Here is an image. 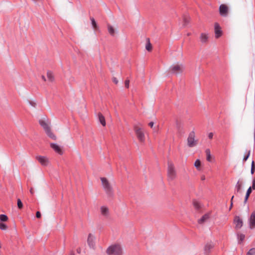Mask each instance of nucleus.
I'll list each match as a JSON object with an SVG mask.
<instances>
[{"label": "nucleus", "instance_id": "4", "mask_svg": "<svg viewBox=\"0 0 255 255\" xmlns=\"http://www.w3.org/2000/svg\"><path fill=\"white\" fill-rule=\"evenodd\" d=\"M133 129L139 141L141 142H143L145 140V135L140 125H135Z\"/></svg>", "mask_w": 255, "mask_h": 255}, {"label": "nucleus", "instance_id": "38", "mask_svg": "<svg viewBox=\"0 0 255 255\" xmlns=\"http://www.w3.org/2000/svg\"><path fill=\"white\" fill-rule=\"evenodd\" d=\"M250 151H249L248 154L246 156L244 157V161H246L247 160V159L248 158V157H249V156L250 155Z\"/></svg>", "mask_w": 255, "mask_h": 255}, {"label": "nucleus", "instance_id": "40", "mask_svg": "<svg viewBox=\"0 0 255 255\" xmlns=\"http://www.w3.org/2000/svg\"><path fill=\"white\" fill-rule=\"evenodd\" d=\"M234 196H232V198H231V206H230V210L232 208V206H233V199L234 198Z\"/></svg>", "mask_w": 255, "mask_h": 255}, {"label": "nucleus", "instance_id": "5", "mask_svg": "<svg viewBox=\"0 0 255 255\" xmlns=\"http://www.w3.org/2000/svg\"><path fill=\"white\" fill-rule=\"evenodd\" d=\"M167 176L170 180H174L176 177L174 165L171 161H168Z\"/></svg>", "mask_w": 255, "mask_h": 255}, {"label": "nucleus", "instance_id": "9", "mask_svg": "<svg viewBox=\"0 0 255 255\" xmlns=\"http://www.w3.org/2000/svg\"><path fill=\"white\" fill-rule=\"evenodd\" d=\"M219 11L222 16H226L228 13V7L226 5L222 4L220 6Z\"/></svg>", "mask_w": 255, "mask_h": 255}, {"label": "nucleus", "instance_id": "17", "mask_svg": "<svg viewBox=\"0 0 255 255\" xmlns=\"http://www.w3.org/2000/svg\"><path fill=\"white\" fill-rule=\"evenodd\" d=\"M213 247V244L211 243L207 244L204 247V250L206 254H208L210 252V250L212 249Z\"/></svg>", "mask_w": 255, "mask_h": 255}, {"label": "nucleus", "instance_id": "26", "mask_svg": "<svg viewBox=\"0 0 255 255\" xmlns=\"http://www.w3.org/2000/svg\"><path fill=\"white\" fill-rule=\"evenodd\" d=\"M251 192H252V187H250L248 189L247 193H246V195L245 199V202H247V201L248 200L250 194L251 193Z\"/></svg>", "mask_w": 255, "mask_h": 255}, {"label": "nucleus", "instance_id": "23", "mask_svg": "<svg viewBox=\"0 0 255 255\" xmlns=\"http://www.w3.org/2000/svg\"><path fill=\"white\" fill-rule=\"evenodd\" d=\"M194 166L197 168V170H200L201 161L199 159H197L195 161L194 163Z\"/></svg>", "mask_w": 255, "mask_h": 255}, {"label": "nucleus", "instance_id": "35", "mask_svg": "<svg viewBox=\"0 0 255 255\" xmlns=\"http://www.w3.org/2000/svg\"><path fill=\"white\" fill-rule=\"evenodd\" d=\"M113 82L114 83H115L116 84H117L118 83V79H117L116 78H115V77H114V78H113Z\"/></svg>", "mask_w": 255, "mask_h": 255}, {"label": "nucleus", "instance_id": "10", "mask_svg": "<svg viewBox=\"0 0 255 255\" xmlns=\"http://www.w3.org/2000/svg\"><path fill=\"white\" fill-rule=\"evenodd\" d=\"M50 147L57 153L62 155L63 154V150L60 146L55 143H50Z\"/></svg>", "mask_w": 255, "mask_h": 255}, {"label": "nucleus", "instance_id": "16", "mask_svg": "<svg viewBox=\"0 0 255 255\" xmlns=\"http://www.w3.org/2000/svg\"><path fill=\"white\" fill-rule=\"evenodd\" d=\"M107 27L109 34L113 36H115L116 31V29L110 24H108Z\"/></svg>", "mask_w": 255, "mask_h": 255}, {"label": "nucleus", "instance_id": "31", "mask_svg": "<svg viewBox=\"0 0 255 255\" xmlns=\"http://www.w3.org/2000/svg\"><path fill=\"white\" fill-rule=\"evenodd\" d=\"M7 229V226L3 223H1V230H5Z\"/></svg>", "mask_w": 255, "mask_h": 255}, {"label": "nucleus", "instance_id": "8", "mask_svg": "<svg viewBox=\"0 0 255 255\" xmlns=\"http://www.w3.org/2000/svg\"><path fill=\"white\" fill-rule=\"evenodd\" d=\"M36 159L43 166H47L49 163L48 158L45 156H37Z\"/></svg>", "mask_w": 255, "mask_h": 255}, {"label": "nucleus", "instance_id": "43", "mask_svg": "<svg viewBox=\"0 0 255 255\" xmlns=\"http://www.w3.org/2000/svg\"><path fill=\"white\" fill-rule=\"evenodd\" d=\"M252 188L255 189V181H254L253 182Z\"/></svg>", "mask_w": 255, "mask_h": 255}, {"label": "nucleus", "instance_id": "14", "mask_svg": "<svg viewBox=\"0 0 255 255\" xmlns=\"http://www.w3.org/2000/svg\"><path fill=\"white\" fill-rule=\"evenodd\" d=\"M234 223L236 225V228L240 229L242 227L243 222L239 217H236L234 219Z\"/></svg>", "mask_w": 255, "mask_h": 255}, {"label": "nucleus", "instance_id": "33", "mask_svg": "<svg viewBox=\"0 0 255 255\" xmlns=\"http://www.w3.org/2000/svg\"><path fill=\"white\" fill-rule=\"evenodd\" d=\"M129 80H126L125 81V86L127 88H128L129 87Z\"/></svg>", "mask_w": 255, "mask_h": 255}, {"label": "nucleus", "instance_id": "44", "mask_svg": "<svg viewBox=\"0 0 255 255\" xmlns=\"http://www.w3.org/2000/svg\"><path fill=\"white\" fill-rule=\"evenodd\" d=\"M30 192L31 193V194H34V191H33V189L32 188L30 189Z\"/></svg>", "mask_w": 255, "mask_h": 255}, {"label": "nucleus", "instance_id": "7", "mask_svg": "<svg viewBox=\"0 0 255 255\" xmlns=\"http://www.w3.org/2000/svg\"><path fill=\"white\" fill-rule=\"evenodd\" d=\"M198 140L195 139V133L194 131H191L187 138V145L189 147H193L197 144Z\"/></svg>", "mask_w": 255, "mask_h": 255}, {"label": "nucleus", "instance_id": "37", "mask_svg": "<svg viewBox=\"0 0 255 255\" xmlns=\"http://www.w3.org/2000/svg\"><path fill=\"white\" fill-rule=\"evenodd\" d=\"M213 137V133L212 132H210L209 134H208V137L210 138V139H212Z\"/></svg>", "mask_w": 255, "mask_h": 255}, {"label": "nucleus", "instance_id": "1", "mask_svg": "<svg viewBox=\"0 0 255 255\" xmlns=\"http://www.w3.org/2000/svg\"><path fill=\"white\" fill-rule=\"evenodd\" d=\"M106 253L108 255H122L123 250L120 245L115 244L108 248Z\"/></svg>", "mask_w": 255, "mask_h": 255}, {"label": "nucleus", "instance_id": "46", "mask_svg": "<svg viewBox=\"0 0 255 255\" xmlns=\"http://www.w3.org/2000/svg\"><path fill=\"white\" fill-rule=\"evenodd\" d=\"M71 255H74L73 254H71Z\"/></svg>", "mask_w": 255, "mask_h": 255}, {"label": "nucleus", "instance_id": "30", "mask_svg": "<svg viewBox=\"0 0 255 255\" xmlns=\"http://www.w3.org/2000/svg\"><path fill=\"white\" fill-rule=\"evenodd\" d=\"M17 206L19 209H21L23 207L22 203L19 199L17 200Z\"/></svg>", "mask_w": 255, "mask_h": 255}, {"label": "nucleus", "instance_id": "20", "mask_svg": "<svg viewBox=\"0 0 255 255\" xmlns=\"http://www.w3.org/2000/svg\"><path fill=\"white\" fill-rule=\"evenodd\" d=\"M209 218V214L204 215L200 219L198 220V223L199 224H203L206 221H207Z\"/></svg>", "mask_w": 255, "mask_h": 255}, {"label": "nucleus", "instance_id": "21", "mask_svg": "<svg viewBox=\"0 0 255 255\" xmlns=\"http://www.w3.org/2000/svg\"><path fill=\"white\" fill-rule=\"evenodd\" d=\"M47 76L48 80L50 82H53L54 80V77L53 76V74L52 72L51 71H47Z\"/></svg>", "mask_w": 255, "mask_h": 255}, {"label": "nucleus", "instance_id": "12", "mask_svg": "<svg viewBox=\"0 0 255 255\" xmlns=\"http://www.w3.org/2000/svg\"><path fill=\"white\" fill-rule=\"evenodd\" d=\"M94 241H95L94 237L92 234H89L87 242H88V244L89 246L91 248H94V247L95 246Z\"/></svg>", "mask_w": 255, "mask_h": 255}, {"label": "nucleus", "instance_id": "11", "mask_svg": "<svg viewBox=\"0 0 255 255\" xmlns=\"http://www.w3.org/2000/svg\"><path fill=\"white\" fill-rule=\"evenodd\" d=\"M249 225L250 228L253 229L255 228V211L253 212L251 215Z\"/></svg>", "mask_w": 255, "mask_h": 255}, {"label": "nucleus", "instance_id": "24", "mask_svg": "<svg viewBox=\"0 0 255 255\" xmlns=\"http://www.w3.org/2000/svg\"><path fill=\"white\" fill-rule=\"evenodd\" d=\"M205 152H206V156H207V160L208 161H211V153H210V149H207L206 150V151H205Z\"/></svg>", "mask_w": 255, "mask_h": 255}, {"label": "nucleus", "instance_id": "45", "mask_svg": "<svg viewBox=\"0 0 255 255\" xmlns=\"http://www.w3.org/2000/svg\"><path fill=\"white\" fill-rule=\"evenodd\" d=\"M41 78H42V80H43L44 81H46V78H45V76H44L42 75V76H41Z\"/></svg>", "mask_w": 255, "mask_h": 255}, {"label": "nucleus", "instance_id": "13", "mask_svg": "<svg viewBox=\"0 0 255 255\" xmlns=\"http://www.w3.org/2000/svg\"><path fill=\"white\" fill-rule=\"evenodd\" d=\"M215 36L217 38L220 37L222 35V31L221 30V28L219 25L218 23H215Z\"/></svg>", "mask_w": 255, "mask_h": 255}, {"label": "nucleus", "instance_id": "19", "mask_svg": "<svg viewBox=\"0 0 255 255\" xmlns=\"http://www.w3.org/2000/svg\"><path fill=\"white\" fill-rule=\"evenodd\" d=\"M208 39V35L205 33H202L200 35V40L202 43H205Z\"/></svg>", "mask_w": 255, "mask_h": 255}, {"label": "nucleus", "instance_id": "34", "mask_svg": "<svg viewBox=\"0 0 255 255\" xmlns=\"http://www.w3.org/2000/svg\"><path fill=\"white\" fill-rule=\"evenodd\" d=\"M194 206L197 209H198V208H199L200 207L199 204L197 202H194Z\"/></svg>", "mask_w": 255, "mask_h": 255}, {"label": "nucleus", "instance_id": "28", "mask_svg": "<svg viewBox=\"0 0 255 255\" xmlns=\"http://www.w3.org/2000/svg\"><path fill=\"white\" fill-rule=\"evenodd\" d=\"M247 255H255V248L250 249L247 253Z\"/></svg>", "mask_w": 255, "mask_h": 255}, {"label": "nucleus", "instance_id": "36", "mask_svg": "<svg viewBox=\"0 0 255 255\" xmlns=\"http://www.w3.org/2000/svg\"><path fill=\"white\" fill-rule=\"evenodd\" d=\"M36 216L37 218H39L41 217V213L40 212L37 211L36 214Z\"/></svg>", "mask_w": 255, "mask_h": 255}, {"label": "nucleus", "instance_id": "3", "mask_svg": "<svg viewBox=\"0 0 255 255\" xmlns=\"http://www.w3.org/2000/svg\"><path fill=\"white\" fill-rule=\"evenodd\" d=\"M101 180L102 181V186L106 194L109 197L113 196L114 194V191L109 181L105 177L101 178Z\"/></svg>", "mask_w": 255, "mask_h": 255}, {"label": "nucleus", "instance_id": "22", "mask_svg": "<svg viewBox=\"0 0 255 255\" xmlns=\"http://www.w3.org/2000/svg\"><path fill=\"white\" fill-rule=\"evenodd\" d=\"M146 44L145 45V48L148 51H151L152 49V46L150 42L149 39L147 38L146 39Z\"/></svg>", "mask_w": 255, "mask_h": 255}, {"label": "nucleus", "instance_id": "32", "mask_svg": "<svg viewBox=\"0 0 255 255\" xmlns=\"http://www.w3.org/2000/svg\"><path fill=\"white\" fill-rule=\"evenodd\" d=\"M239 239H240V240L241 241H242L244 240L245 239V235H243V234H240L239 235Z\"/></svg>", "mask_w": 255, "mask_h": 255}, {"label": "nucleus", "instance_id": "42", "mask_svg": "<svg viewBox=\"0 0 255 255\" xmlns=\"http://www.w3.org/2000/svg\"><path fill=\"white\" fill-rule=\"evenodd\" d=\"M153 125H154V123H153V122H150V123H149V124H148V125H149L151 128H152V127H153Z\"/></svg>", "mask_w": 255, "mask_h": 255}, {"label": "nucleus", "instance_id": "25", "mask_svg": "<svg viewBox=\"0 0 255 255\" xmlns=\"http://www.w3.org/2000/svg\"><path fill=\"white\" fill-rule=\"evenodd\" d=\"M241 187H242V184L241 183H240L239 182H238V183L236 186V190L237 193H241Z\"/></svg>", "mask_w": 255, "mask_h": 255}, {"label": "nucleus", "instance_id": "18", "mask_svg": "<svg viewBox=\"0 0 255 255\" xmlns=\"http://www.w3.org/2000/svg\"><path fill=\"white\" fill-rule=\"evenodd\" d=\"M98 118H99V120L100 122L101 123V124L103 126L105 127L106 124L105 117L103 116V115L101 113H99L98 114Z\"/></svg>", "mask_w": 255, "mask_h": 255}, {"label": "nucleus", "instance_id": "29", "mask_svg": "<svg viewBox=\"0 0 255 255\" xmlns=\"http://www.w3.org/2000/svg\"><path fill=\"white\" fill-rule=\"evenodd\" d=\"M8 220V217L5 215L1 214V222L6 221Z\"/></svg>", "mask_w": 255, "mask_h": 255}, {"label": "nucleus", "instance_id": "2", "mask_svg": "<svg viewBox=\"0 0 255 255\" xmlns=\"http://www.w3.org/2000/svg\"><path fill=\"white\" fill-rule=\"evenodd\" d=\"M40 126L43 128L47 135L53 140L56 139V136L52 132L49 126V123L44 120H40L39 121Z\"/></svg>", "mask_w": 255, "mask_h": 255}, {"label": "nucleus", "instance_id": "6", "mask_svg": "<svg viewBox=\"0 0 255 255\" xmlns=\"http://www.w3.org/2000/svg\"><path fill=\"white\" fill-rule=\"evenodd\" d=\"M184 69V67L183 64L177 63L173 64L170 67V70L173 74H179L182 73Z\"/></svg>", "mask_w": 255, "mask_h": 255}, {"label": "nucleus", "instance_id": "41", "mask_svg": "<svg viewBox=\"0 0 255 255\" xmlns=\"http://www.w3.org/2000/svg\"><path fill=\"white\" fill-rule=\"evenodd\" d=\"M201 179L202 180H203H203H205L206 179V177H205V175H202V176H201Z\"/></svg>", "mask_w": 255, "mask_h": 255}, {"label": "nucleus", "instance_id": "39", "mask_svg": "<svg viewBox=\"0 0 255 255\" xmlns=\"http://www.w3.org/2000/svg\"><path fill=\"white\" fill-rule=\"evenodd\" d=\"M254 171V162H252V173H253Z\"/></svg>", "mask_w": 255, "mask_h": 255}, {"label": "nucleus", "instance_id": "15", "mask_svg": "<svg viewBox=\"0 0 255 255\" xmlns=\"http://www.w3.org/2000/svg\"><path fill=\"white\" fill-rule=\"evenodd\" d=\"M101 214L106 217H107L109 215V208L105 206H102L100 208Z\"/></svg>", "mask_w": 255, "mask_h": 255}, {"label": "nucleus", "instance_id": "27", "mask_svg": "<svg viewBox=\"0 0 255 255\" xmlns=\"http://www.w3.org/2000/svg\"><path fill=\"white\" fill-rule=\"evenodd\" d=\"M90 19L91 20L93 28L94 29H96L98 28V26L97 25L96 21L95 20V19L93 17H91Z\"/></svg>", "mask_w": 255, "mask_h": 255}]
</instances>
